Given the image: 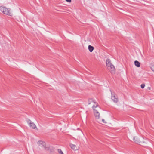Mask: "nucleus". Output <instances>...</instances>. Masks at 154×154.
I'll use <instances>...</instances> for the list:
<instances>
[{"mask_svg": "<svg viewBox=\"0 0 154 154\" xmlns=\"http://www.w3.org/2000/svg\"><path fill=\"white\" fill-rule=\"evenodd\" d=\"M106 66L107 69L109 70L112 74L115 73V68L114 66L111 63V60L109 59H107L106 60Z\"/></svg>", "mask_w": 154, "mask_h": 154, "instance_id": "nucleus-1", "label": "nucleus"}, {"mask_svg": "<svg viewBox=\"0 0 154 154\" xmlns=\"http://www.w3.org/2000/svg\"><path fill=\"white\" fill-rule=\"evenodd\" d=\"M0 11L3 14L11 16L12 14L10 12V9L8 8L5 7L4 6H0Z\"/></svg>", "mask_w": 154, "mask_h": 154, "instance_id": "nucleus-2", "label": "nucleus"}, {"mask_svg": "<svg viewBox=\"0 0 154 154\" xmlns=\"http://www.w3.org/2000/svg\"><path fill=\"white\" fill-rule=\"evenodd\" d=\"M133 140L134 142L136 143L141 145L143 143H144L143 141V137H134Z\"/></svg>", "mask_w": 154, "mask_h": 154, "instance_id": "nucleus-3", "label": "nucleus"}, {"mask_svg": "<svg viewBox=\"0 0 154 154\" xmlns=\"http://www.w3.org/2000/svg\"><path fill=\"white\" fill-rule=\"evenodd\" d=\"M94 115L96 119L98 120L100 117V114L99 113V110L100 108L99 107H97L96 108L93 109Z\"/></svg>", "mask_w": 154, "mask_h": 154, "instance_id": "nucleus-4", "label": "nucleus"}, {"mask_svg": "<svg viewBox=\"0 0 154 154\" xmlns=\"http://www.w3.org/2000/svg\"><path fill=\"white\" fill-rule=\"evenodd\" d=\"M37 144L39 146L43 148L46 150H48L49 149V147L46 146V143L45 142L39 141L38 142Z\"/></svg>", "mask_w": 154, "mask_h": 154, "instance_id": "nucleus-5", "label": "nucleus"}, {"mask_svg": "<svg viewBox=\"0 0 154 154\" xmlns=\"http://www.w3.org/2000/svg\"><path fill=\"white\" fill-rule=\"evenodd\" d=\"M88 104L91 105L92 108L93 109L98 107L97 103L93 99H89L88 100Z\"/></svg>", "mask_w": 154, "mask_h": 154, "instance_id": "nucleus-6", "label": "nucleus"}, {"mask_svg": "<svg viewBox=\"0 0 154 154\" xmlns=\"http://www.w3.org/2000/svg\"><path fill=\"white\" fill-rule=\"evenodd\" d=\"M27 122L28 125L30 126V127L33 129L36 128L37 129L36 126L35 124L32 122L30 120H28L27 121Z\"/></svg>", "mask_w": 154, "mask_h": 154, "instance_id": "nucleus-7", "label": "nucleus"}, {"mask_svg": "<svg viewBox=\"0 0 154 154\" xmlns=\"http://www.w3.org/2000/svg\"><path fill=\"white\" fill-rule=\"evenodd\" d=\"M111 99L115 103H116L118 102V100L117 96L114 95H113L112 94Z\"/></svg>", "mask_w": 154, "mask_h": 154, "instance_id": "nucleus-8", "label": "nucleus"}, {"mask_svg": "<svg viewBox=\"0 0 154 154\" xmlns=\"http://www.w3.org/2000/svg\"><path fill=\"white\" fill-rule=\"evenodd\" d=\"M70 146L71 148L73 149L76 150L78 149L79 148L77 147L75 145L73 144H70Z\"/></svg>", "mask_w": 154, "mask_h": 154, "instance_id": "nucleus-9", "label": "nucleus"}, {"mask_svg": "<svg viewBox=\"0 0 154 154\" xmlns=\"http://www.w3.org/2000/svg\"><path fill=\"white\" fill-rule=\"evenodd\" d=\"M88 48L90 52H92L94 49V48L91 45H89L88 46Z\"/></svg>", "mask_w": 154, "mask_h": 154, "instance_id": "nucleus-10", "label": "nucleus"}, {"mask_svg": "<svg viewBox=\"0 0 154 154\" xmlns=\"http://www.w3.org/2000/svg\"><path fill=\"white\" fill-rule=\"evenodd\" d=\"M134 64L137 67H139L140 66V63L137 61L136 60L134 61Z\"/></svg>", "mask_w": 154, "mask_h": 154, "instance_id": "nucleus-11", "label": "nucleus"}, {"mask_svg": "<svg viewBox=\"0 0 154 154\" xmlns=\"http://www.w3.org/2000/svg\"><path fill=\"white\" fill-rule=\"evenodd\" d=\"M97 122H99V123H101V121H102V122L104 123H106V122L105 121V120L104 119H102V121H100L99 120H97Z\"/></svg>", "mask_w": 154, "mask_h": 154, "instance_id": "nucleus-12", "label": "nucleus"}, {"mask_svg": "<svg viewBox=\"0 0 154 154\" xmlns=\"http://www.w3.org/2000/svg\"><path fill=\"white\" fill-rule=\"evenodd\" d=\"M58 152L60 154H64L63 152L60 149H58Z\"/></svg>", "mask_w": 154, "mask_h": 154, "instance_id": "nucleus-13", "label": "nucleus"}, {"mask_svg": "<svg viewBox=\"0 0 154 154\" xmlns=\"http://www.w3.org/2000/svg\"><path fill=\"white\" fill-rule=\"evenodd\" d=\"M145 85L144 84H142L141 85V87L142 88H143L145 87Z\"/></svg>", "mask_w": 154, "mask_h": 154, "instance_id": "nucleus-14", "label": "nucleus"}, {"mask_svg": "<svg viewBox=\"0 0 154 154\" xmlns=\"http://www.w3.org/2000/svg\"><path fill=\"white\" fill-rule=\"evenodd\" d=\"M152 70L154 72V65H152L151 67Z\"/></svg>", "mask_w": 154, "mask_h": 154, "instance_id": "nucleus-15", "label": "nucleus"}, {"mask_svg": "<svg viewBox=\"0 0 154 154\" xmlns=\"http://www.w3.org/2000/svg\"><path fill=\"white\" fill-rule=\"evenodd\" d=\"M66 1L69 2H71V0H66Z\"/></svg>", "mask_w": 154, "mask_h": 154, "instance_id": "nucleus-16", "label": "nucleus"}, {"mask_svg": "<svg viewBox=\"0 0 154 154\" xmlns=\"http://www.w3.org/2000/svg\"><path fill=\"white\" fill-rule=\"evenodd\" d=\"M148 88L149 90H150V87H148Z\"/></svg>", "mask_w": 154, "mask_h": 154, "instance_id": "nucleus-17", "label": "nucleus"}]
</instances>
